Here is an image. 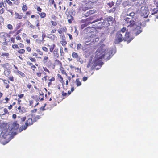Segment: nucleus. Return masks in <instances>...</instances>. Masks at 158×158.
Returning a JSON list of instances; mask_svg holds the SVG:
<instances>
[{
	"label": "nucleus",
	"instance_id": "44",
	"mask_svg": "<svg viewBox=\"0 0 158 158\" xmlns=\"http://www.w3.org/2000/svg\"><path fill=\"white\" fill-rule=\"evenodd\" d=\"M154 3L156 5V6L158 7V0H155Z\"/></svg>",
	"mask_w": 158,
	"mask_h": 158
},
{
	"label": "nucleus",
	"instance_id": "11",
	"mask_svg": "<svg viewBox=\"0 0 158 158\" xmlns=\"http://www.w3.org/2000/svg\"><path fill=\"white\" fill-rule=\"evenodd\" d=\"M126 28L123 27L121 29V30L120 31H118V32L122 34H125L126 33H128V32H130V31H131V30H129V29H128V31L127 30V32L125 33V31H126ZM131 31H132V30H131Z\"/></svg>",
	"mask_w": 158,
	"mask_h": 158
},
{
	"label": "nucleus",
	"instance_id": "32",
	"mask_svg": "<svg viewBox=\"0 0 158 158\" xmlns=\"http://www.w3.org/2000/svg\"><path fill=\"white\" fill-rule=\"evenodd\" d=\"M48 57L47 56H45L44 57V60H43V62L44 63H45L47 62L46 60H48Z\"/></svg>",
	"mask_w": 158,
	"mask_h": 158
},
{
	"label": "nucleus",
	"instance_id": "1",
	"mask_svg": "<svg viewBox=\"0 0 158 158\" xmlns=\"http://www.w3.org/2000/svg\"><path fill=\"white\" fill-rule=\"evenodd\" d=\"M115 52L114 50L113 51L111 48H109L106 50L104 45L102 44L98 48L96 52V54L95 57V59L93 62L92 60H89L87 65V68L91 67V69H94L98 64L100 66L103 64V62H101V60L103 58L106 60L110 59L112 56V54Z\"/></svg>",
	"mask_w": 158,
	"mask_h": 158
},
{
	"label": "nucleus",
	"instance_id": "15",
	"mask_svg": "<svg viewBox=\"0 0 158 158\" xmlns=\"http://www.w3.org/2000/svg\"><path fill=\"white\" fill-rule=\"evenodd\" d=\"M32 118H33V122H36L38 120L41 118V117L39 115H36L35 117H33V115H32Z\"/></svg>",
	"mask_w": 158,
	"mask_h": 158
},
{
	"label": "nucleus",
	"instance_id": "64",
	"mask_svg": "<svg viewBox=\"0 0 158 158\" xmlns=\"http://www.w3.org/2000/svg\"><path fill=\"white\" fill-rule=\"evenodd\" d=\"M26 24L27 25L29 26L31 24V23L29 21H27Z\"/></svg>",
	"mask_w": 158,
	"mask_h": 158
},
{
	"label": "nucleus",
	"instance_id": "48",
	"mask_svg": "<svg viewBox=\"0 0 158 158\" xmlns=\"http://www.w3.org/2000/svg\"><path fill=\"white\" fill-rule=\"evenodd\" d=\"M5 10L4 8H2L0 10V13L1 14H3Z\"/></svg>",
	"mask_w": 158,
	"mask_h": 158
},
{
	"label": "nucleus",
	"instance_id": "21",
	"mask_svg": "<svg viewBox=\"0 0 158 158\" xmlns=\"http://www.w3.org/2000/svg\"><path fill=\"white\" fill-rule=\"evenodd\" d=\"M145 0H139V2H137V4H139V5H140L141 4H143L144 3Z\"/></svg>",
	"mask_w": 158,
	"mask_h": 158
},
{
	"label": "nucleus",
	"instance_id": "19",
	"mask_svg": "<svg viewBox=\"0 0 158 158\" xmlns=\"http://www.w3.org/2000/svg\"><path fill=\"white\" fill-rule=\"evenodd\" d=\"M106 19L108 22L112 21L113 20V18L111 16H109L108 17L106 18Z\"/></svg>",
	"mask_w": 158,
	"mask_h": 158
},
{
	"label": "nucleus",
	"instance_id": "40",
	"mask_svg": "<svg viewBox=\"0 0 158 158\" xmlns=\"http://www.w3.org/2000/svg\"><path fill=\"white\" fill-rule=\"evenodd\" d=\"M81 23H87L88 22H87V19H82L81 21Z\"/></svg>",
	"mask_w": 158,
	"mask_h": 158
},
{
	"label": "nucleus",
	"instance_id": "36",
	"mask_svg": "<svg viewBox=\"0 0 158 158\" xmlns=\"http://www.w3.org/2000/svg\"><path fill=\"white\" fill-rule=\"evenodd\" d=\"M67 19H73V17L70 15L67 16Z\"/></svg>",
	"mask_w": 158,
	"mask_h": 158
},
{
	"label": "nucleus",
	"instance_id": "57",
	"mask_svg": "<svg viewBox=\"0 0 158 158\" xmlns=\"http://www.w3.org/2000/svg\"><path fill=\"white\" fill-rule=\"evenodd\" d=\"M2 49L3 50H4L5 51H6V47L4 46H2Z\"/></svg>",
	"mask_w": 158,
	"mask_h": 158
},
{
	"label": "nucleus",
	"instance_id": "4",
	"mask_svg": "<svg viewBox=\"0 0 158 158\" xmlns=\"http://www.w3.org/2000/svg\"><path fill=\"white\" fill-rule=\"evenodd\" d=\"M132 31H130L128 33L125 34H122L119 32L116 34L114 43L115 44H118L123 40L127 41V44L129 43L132 40L134 37L136 35H133L132 32Z\"/></svg>",
	"mask_w": 158,
	"mask_h": 158
},
{
	"label": "nucleus",
	"instance_id": "61",
	"mask_svg": "<svg viewBox=\"0 0 158 158\" xmlns=\"http://www.w3.org/2000/svg\"><path fill=\"white\" fill-rule=\"evenodd\" d=\"M68 35L69 36L70 38V40H72V35L70 34H68Z\"/></svg>",
	"mask_w": 158,
	"mask_h": 158
},
{
	"label": "nucleus",
	"instance_id": "8",
	"mask_svg": "<svg viewBox=\"0 0 158 158\" xmlns=\"http://www.w3.org/2000/svg\"><path fill=\"white\" fill-rule=\"evenodd\" d=\"M84 3H85L86 4V6L89 7V9L90 8L93 6L95 2L93 0L88 1L84 0L83 1Z\"/></svg>",
	"mask_w": 158,
	"mask_h": 158
},
{
	"label": "nucleus",
	"instance_id": "49",
	"mask_svg": "<svg viewBox=\"0 0 158 158\" xmlns=\"http://www.w3.org/2000/svg\"><path fill=\"white\" fill-rule=\"evenodd\" d=\"M43 69L44 71L49 73V71L46 67H43Z\"/></svg>",
	"mask_w": 158,
	"mask_h": 158
},
{
	"label": "nucleus",
	"instance_id": "22",
	"mask_svg": "<svg viewBox=\"0 0 158 158\" xmlns=\"http://www.w3.org/2000/svg\"><path fill=\"white\" fill-rule=\"evenodd\" d=\"M114 2L113 1H111V2H109L107 3L108 5L110 7H111L114 4Z\"/></svg>",
	"mask_w": 158,
	"mask_h": 158
},
{
	"label": "nucleus",
	"instance_id": "50",
	"mask_svg": "<svg viewBox=\"0 0 158 158\" xmlns=\"http://www.w3.org/2000/svg\"><path fill=\"white\" fill-rule=\"evenodd\" d=\"M45 106H42L40 108V110H42V111H44L45 110V109H44ZM40 112H41V111L40 110Z\"/></svg>",
	"mask_w": 158,
	"mask_h": 158
},
{
	"label": "nucleus",
	"instance_id": "30",
	"mask_svg": "<svg viewBox=\"0 0 158 158\" xmlns=\"http://www.w3.org/2000/svg\"><path fill=\"white\" fill-rule=\"evenodd\" d=\"M18 52L19 53L23 54L24 53L25 50L24 49H21L19 50Z\"/></svg>",
	"mask_w": 158,
	"mask_h": 158
},
{
	"label": "nucleus",
	"instance_id": "63",
	"mask_svg": "<svg viewBox=\"0 0 158 158\" xmlns=\"http://www.w3.org/2000/svg\"><path fill=\"white\" fill-rule=\"evenodd\" d=\"M56 30L55 29H53L51 31V33H53L55 32Z\"/></svg>",
	"mask_w": 158,
	"mask_h": 158
},
{
	"label": "nucleus",
	"instance_id": "35",
	"mask_svg": "<svg viewBox=\"0 0 158 158\" xmlns=\"http://www.w3.org/2000/svg\"><path fill=\"white\" fill-rule=\"evenodd\" d=\"M51 23L53 26H56L57 25V23L56 22H54L53 21H51Z\"/></svg>",
	"mask_w": 158,
	"mask_h": 158
},
{
	"label": "nucleus",
	"instance_id": "23",
	"mask_svg": "<svg viewBox=\"0 0 158 158\" xmlns=\"http://www.w3.org/2000/svg\"><path fill=\"white\" fill-rule=\"evenodd\" d=\"M10 73V71L9 70H6L4 72V74L5 75H8Z\"/></svg>",
	"mask_w": 158,
	"mask_h": 158
},
{
	"label": "nucleus",
	"instance_id": "20",
	"mask_svg": "<svg viewBox=\"0 0 158 158\" xmlns=\"http://www.w3.org/2000/svg\"><path fill=\"white\" fill-rule=\"evenodd\" d=\"M76 81L77 83V86H79L81 85V82L79 81V79H77L76 80Z\"/></svg>",
	"mask_w": 158,
	"mask_h": 158
},
{
	"label": "nucleus",
	"instance_id": "46",
	"mask_svg": "<svg viewBox=\"0 0 158 158\" xmlns=\"http://www.w3.org/2000/svg\"><path fill=\"white\" fill-rule=\"evenodd\" d=\"M26 118L25 117H24L20 119L21 121V122H24V121H25Z\"/></svg>",
	"mask_w": 158,
	"mask_h": 158
},
{
	"label": "nucleus",
	"instance_id": "33",
	"mask_svg": "<svg viewBox=\"0 0 158 158\" xmlns=\"http://www.w3.org/2000/svg\"><path fill=\"white\" fill-rule=\"evenodd\" d=\"M0 55L3 56H8L9 55V54L8 53H3L1 54H0Z\"/></svg>",
	"mask_w": 158,
	"mask_h": 158
},
{
	"label": "nucleus",
	"instance_id": "29",
	"mask_svg": "<svg viewBox=\"0 0 158 158\" xmlns=\"http://www.w3.org/2000/svg\"><path fill=\"white\" fill-rule=\"evenodd\" d=\"M6 125V124L4 123H2L0 125V128H4V126Z\"/></svg>",
	"mask_w": 158,
	"mask_h": 158
},
{
	"label": "nucleus",
	"instance_id": "31",
	"mask_svg": "<svg viewBox=\"0 0 158 158\" xmlns=\"http://www.w3.org/2000/svg\"><path fill=\"white\" fill-rule=\"evenodd\" d=\"M81 45L80 44H78L77 45V50H79L81 48Z\"/></svg>",
	"mask_w": 158,
	"mask_h": 158
},
{
	"label": "nucleus",
	"instance_id": "17",
	"mask_svg": "<svg viewBox=\"0 0 158 158\" xmlns=\"http://www.w3.org/2000/svg\"><path fill=\"white\" fill-rule=\"evenodd\" d=\"M15 17L16 19H21L22 18V16L19 15L18 13H15Z\"/></svg>",
	"mask_w": 158,
	"mask_h": 158
},
{
	"label": "nucleus",
	"instance_id": "42",
	"mask_svg": "<svg viewBox=\"0 0 158 158\" xmlns=\"http://www.w3.org/2000/svg\"><path fill=\"white\" fill-rule=\"evenodd\" d=\"M9 79L12 81H14V77L13 76H10L9 77Z\"/></svg>",
	"mask_w": 158,
	"mask_h": 158
},
{
	"label": "nucleus",
	"instance_id": "26",
	"mask_svg": "<svg viewBox=\"0 0 158 158\" xmlns=\"http://www.w3.org/2000/svg\"><path fill=\"white\" fill-rule=\"evenodd\" d=\"M55 46V45L53 44L52 45L51 47L50 48V51L51 52H53Z\"/></svg>",
	"mask_w": 158,
	"mask_h": 158
},
{
	"label": "nucleus",
	"instance_id": "51",
	"mask_svg": "<svg viewBox=\"0 0 158 158\" xmlns=\"http://www.w3.org/2000/svg\"><path fill=\"white\" fill-rule=\"evenodd\" d=\"M60 52L61 55V56H63L62 54H64V52H63V50H62V47L61 48Z\"/></svg>",
	"mask_w": 158,
	"mask_h": 158
},
{
	"label": "nucleus",
	"instance_id": "54",
	"mask_svg": "<svg viewBox=\"0 0 158 158\" xmlns=\"http://www.w3.org/2000/svg\"><path fill=\"white\" fill-rule=\"evenodd\" d=\"M4 112L5 114H6L8 113V110L6 108H4Z\"/></svg>",
	"mask_w": 158,
	"mask_h": 158
},
{
	"label": "nucleus",
	"instance_id": "2",
	"mask_svg": "<svg viewBox=\"0 0 158 158\" xmlns=\"http://www.w3.org/2000/svg\"><path fill=\"white\" fill-rule=\"evenodd\" d=\"M135 15L133 12L131 13L127 12V17H124V20L127 27V30H132V34L133 35H137L142 32L141 30V23L138 22H135L132 19Z\"/></svg>",
	"mask_w": 158,
	"mask_h": 158
},
{
	"label": "nucleus",
	"instance_id": "47",
	"mask_svg": "<svg viewBox=\"0 0 158 158\" xmlns=\"http://www.w3.org/2000/svg\"><path fill=\"white\" fill-rule=\"evenodd\" d=\"M3 5V6L4 7V3L2 1L0 2V8H1L2 7V5Z\"/></svg>",
	"mask_w": 158,
	"mask_h": 158
},
{
	"label": "nucleus",
	"instance_id": "25",
	"mask_svg": "<svg viewBox=\"0 0 158 158\" xmlns=\"http://www.w3.org/2000/svg\"><path fill=\"white\" fill-rule=\"evenodd\" d=\"M27 7L26 5H23L22 7V10L23 11H25L27 9Z\"/></svg>",
	"mask_w": 158,
	"mask_h": 158
},
{
	"label": "nucleus",
	"instance_id": "18",
	"mask_svg": "<svg viewBox=\"0 0 158 158\" xmlns=\"http://www.w3.org/2000/svg\"><path fill=\"white\" fill-rule=\"evenodd\" d=\"M152 12L151 14L153 15L158 11V7H157L156 8L153 9L152 10Z\"/></svg>",
	"mask_w": 158,
	"mask_h": 158
},
{
	"label": "nucleus",
	"instance_id": "9",
	"mask_svg": "<svg viewBox=\"0 0 158 158\" xmlns=\"http://www.w3.org/2000/svg\"><path fill=\"white\" fill-rule=\"evenodd\" d=\"M89 9V7L86 6V4L85 3L84 6H80L79 10L81 12H82V11L85 12Z\"/></svg>",
	"mask_w": 158,
	"mask_h": 158
},
{
	"label": "nucleus",
	"instance_id": "59",
	"mask_svg": "<svg viewBox=\"0 0 158 158\" xmlns=\"http://www.w3.org/2000/svg\"><path fill=\"white\" fill-rule=\"evenodd\" d=\"M23 94H21L18 95V96L20 98H21L23 97Z\"/></svg>",
	"mask_w": 158,
	"mask_h": 158
},
{
	"label": "nucleus",
	"instance_id": "3",
	"mask_svg": "<svg viewBox=\"0 0 158 158\" xmlns=\"http://www.w3.org/2000/svg\"><path fill=\"white\" fill-rule=\"evenodd\" d=\"M18 129H2L0 142L3 145L10 141L18 134Z\"/></svg>",
	"mask_w": 158,
	"mask_h": 158
},
{
	"label": "nucleus",
	"instance_id": "7",
	"mask_svg": "<svg viewBox=\"0 0 158 158\" xmlns=\"http://www.w3.org/2000/svg\"><path fill=\"white\" fill-rule=\"evenodd\" d=\"M33 120L31 118H29L25 123V125L22 126L21 128H27L28 126H30L33 124Z\"/></svg>",
	"mask_w": 158,
	"mask_h": 158
},
{
	"label": "nucleus",
	"instance_id": "45",
	"mask_svg": "<svg viewBox=\"0 0 158 158\" xmlns=\"http://www.w3.org/2000/svg\"><path fill=\"white\" fill-rule=\"evenodd\" d=\"M42 49L44 51L46 52H47L48 51V48L46 47H43Z\"/></svg>",
	"mask_w": 158,
	"mask_h": 158
},
{
	"label": "nucleus",
	"instance_id": "5",
	"mask_svg": "<svg viewBox=\"0 0 158 158\" xmlns=\"http://www.w3.org/2000/svg\"><path fill=\"white\" fill-rule=\"evenodd\" d=\"M148 7L144 6L141 7L139 13L141 16L146 18L148 17Z\"/></svg>",
	"mask_w": 158,
	"mask_h": 158
},
{
	"label": "nucleus",
	"instance_id": "62",
	"mask_svg": "<svg viewBox=\"0 0 158 158\" xmlns=\"http://www.w3.org/2000/svg\"><path fill=\"white\" fill-rule=\"evenodd\" d=\"M27 50L28 52H30L31 51V49L29 47H27Z\"/></svg>",
	"mask_w": 158,
	"mask_h": 158
},
{
	"label": "nucleus",
	"instance_id": "55",
	"mask_svg": "<svg viewBox=\"0 0 158 158\" xmlns=\"http://www.w3.org/2000/svg\"><path fill=\"white\" fill-rule=\"evenodd\" d=\"M36 74L38 77H40L41 76V73H36Z\"/></svg>",
	"mask_w": 158,
	"mask_h": 158
},
{
	"label": "nucleus",
	"instance_id": "10",
	"mask_svg": "<svg viewBox=\"0 0 158 158\" xmlns=\"http://www.w3.org/2000/svg\"><path fill=\"white\" fill-rule=\"evenodd\" d=\"M96 10L94 9L90 10L87 11V13H85L84 15L86 17H88L89 15L93 14L95 12Z\"/></svg>",
	"mask_w": 158,
	"mask_h": 158
},
{
	"label": "nucleus",
	"instance_id": "58",
	"mask_svg": "<svg viewBox=\"0 0 158 158\" xmlns=\"http://www.w3.org/2000/svg\"><path fill=\"white\" fill-rule=\"evenodd\" d=\"M16 39L17 40H19L21 39V38L18 35L16 37Z\"/></svg>",
	"mask_w": 158,
	"mask_h": 158
},
{
	"label": "nucleus",
	"instance_id": "16",
	"mask_svg": "<svg viewBox=\"0 0 158 158\" xmlns=\"http://www.w3.org/2000/svg\"><path fill=\"white\" fill-rule=\"evenodd\" d=\"M27 64L31 66V68L32 69L33 73H35V68H36V67L34 65H33V64L31 63L27 62Z\"/></svg>",
	"mask_w": 158,
	"mask_h": 158
},
{
	"label": "nucleus",
	"instance_id": "34",
	"mask_svg": "<svg viewBox=\"0 0 158 158\" xmlns=\"http://www.w3.org/2000/svg\"><path fill=\"white\" fill-rule=\"evenodd\" d=\"M17 72L22 76L23 77L25 76V74L20 71L18 70Z\"/></svg>",
	"mask_w": 158,
	"mask_h": 158
},
{
	"label": "nucleus",
	"instance_id": "39",
	"mask_svg": "<svg viewBox=\"0 0 158 158\" xmlns=\"http://www.w3.org/2000/svg\"><path fill=\"white\" fill-rule=\"evenodd\" d=\"M7 27L9 29H12L13 28L12 25L10 24L7 25Z\"/></svg>",
	"mask_w": 158,
	"mask_h": 158
},
{
	"label": "nucleus",
	"instance_id": "56",
	"mask_svg": "<svg viewBox=\"0 0 158 158\" xmlns=\"http://www.w3.org/2000/svg\"><path fill=\"white\" fill-rule=\"evenodd\" d=\"M18 129L17 130L18 133L19 132H21L23 130H25L26 129H19V131H18Z\"/></svg>",
	"mask_w": 158,
	"mask_h": 158
},
{
	"label": "nucleus",
	"instance_id": "13",
	"mask_svg": "<svg viewBox=\"0 0 158 158\" xmlns=\"http://www.w3.org/2000/svg\"><path fill=\"white\" fill-rule=\"evenodd\" d=\"M58 49L56 48L53 51L54 56L56 57V58H58L59 57V54L58 52Z\"/></svg>",
	"mask_w": 158,
	"mask_h": 158
},
{
	"label": "nucleus",
	"instance_id": "43",
	"mask_svg": "<svg viewBox=\"0 0 158 158\" xmlns=\"http://www.w3.org/2000/svg\"><path fill=\"white\" fill-rule=\"evenodd\" d=\"M3 82L4 83L6 84H9L10 83V81H6V80H3Z\"/></svg>",
	"mask_w": 158,
	"mask_h": 158
},
{
	"label": "nucleus",
	"instance_id": "14",
	"mask_svg": "<svg viewBox=\"0 0 158 158\" xmlns=\"http://www.w3.org/2000/svg\"><path fill=\"white\" fill-rule=\"evenodd\" d=\"M12 128H18L19 127V124L17 123L16 121H15L12 123Z\"/></svg>",
	"mask_w": 158,
	"mask_h": 158
},
{
	"label": "nucleus",
	"instance_id": "27",
	"mask_svg": "<svg viewBox=\"0 0 158 158\" xmlns=\"http://www.w3.org/2000/svg\"><path fill=\"white\" fill-rule=\"evenodd\" d=\"M7 3L10 6H12V2L10 0H6Z\"/></svg>",
	"mask_w": 158,
	"mask_h": 158
},
{
	"label": "nucleus",
	"instance_id": "6",
	"mask_svg": "<svg viewBox=\"0 0 158 158\" xmlns=\"http://www.w3.org/2000/svg\"><path fill=\"white\" fill-rule=\"evenodd\" d=\"M72 57L75 59L77 61L80 62L81 64H83V60L77 53L75 52H73L72 53Z\"/></svg>",
	"mask_w": 158,
	"mask_h": 158
},
{
	"label": "nucleus",
	"instance_id": "41",
	"mask_svg": "<svg viewBox=\"0 0 158 158\" xmlns=\"http://www.w3.org/2000/svg\"><path fill=\"white\" fill-rule=\"evenodd\" d=\"M49 2L51 5L55 3L54 0H49Z\"/></svg>",
	"mask_w": 158,
	"mask_h": 158
},
{
	"label": "nucleus",
	"instance_id": "38",
	"mask_svg": "<svg viewBox=\"0 0 158 158\" xmlns=\"http://www.w3.org/2000/svg\"><path fill=\"white\" fill-rule=\"evenodd\" d=\"M29 59H30V60L32 61V62H35L36 61V60L35 58H33L32 57H30L29 58Z\"/></svg>",
	"mask_w": 158,
	"mask_h": 158
},
{
	"label": "nucleus",
	"instance_id": "53",
	"mask_svg": "<svg viewBox=\"0 0 158 158\" xmlns=\"http://www.w3.org/2000/svg\"><path fill=\"white\" fill-rule=\"evenodd\" d=\"M88 78L87 77H84L83 78V81H85L87 80Z\"/></svg>",
	"mask_w": 158,
	"mask_h": 158
},
{
	"label": "nucleus",
	"instance_id": "28",
	"mask_svg": "<svg viewBox=\"0 0 158 158\" xmlns=\"http://www.w3.org/2000/svg\"><path fill=\"white\" fill-rule=\"evenodd\" d=\"M61 43L63 46H64L66 44L67 42L64 40L63 41H62L61 42Z\"/></svg>",
	"mask_w": 158,
	"mask_h": 158
},
{
	"label": "nucleus",
	"instance_id": "24",
	"mask_svg": "<svg viewBox=\"0 0 158 158\" xmlns=\"http://www.w3.org/2000/svg\"><path fill=\"white\" fill-rule=\"evenodd\" d=\"M39 15L42 18L45 17L46 15V14L43 12L40 13Z\"/></svg>",
	"mask_w": 158,
	"mask_h": 158
},
{
	"label": "nucleus",
	"instance_id": "52",
	"mask_svg": "<svg viewBox=\"0 0 158 158\" xmlns=\"http://www.w3.org/2000/svg\"><path fill=\"white\" fill-rule=\"evenodd\" d=\"M37 10L39 12H41L42 10V9L40 7H38L37 8Z\"/></svg>",
	"mask_w": 158,
	"mask_h": 158
},
{
	"label": "nucleus",
	"instance_id": "37",
	"mask_svg": "<svg viewBox=\"0 0 158 158\" xmlns=\"http://www.w3.org/2000/svg\"><path fill=\"white\" fill-rule=\"evenodd\" d=\"M12 48L14 49H15L16 48H19V47L18 46V45L16 44H14L12 45Z\"/></svg>",
	"mask_w": 158,
	"mask_h": 158
},
{
	"label": "nucleus",
	"instance_id": "12",
	"mask_svg": "<svg viewBox=\"0 0 158 158\" xmlns=\"http://www.w3.org/2000/svg\"><path fill=\"white\" fill-rule=\"evenodd\" d=\"M96 21H94L92 22H88L87 23H85V24H82L81 26V28L82 29H83L85 27H86L88 24H89V23H92L96 22Z\"/></svg>",
	"mask_w": 158,
	"mask_h": 158
},
{
	"label": "nucleus",
	"instance_id": "60",
	"mask_svg": "<svg viewBox=\"0 0 158 158\" xmlns=\"http://www.w3.org/2000/svg\"><path fill=\"white\" fill-rule=\"evenodd\" d=\"M31 13V11H28L26 12V15H30Z\"/></svg>",
	"mask_w": 158,
	"mask_h": 158
}]
</instances>
